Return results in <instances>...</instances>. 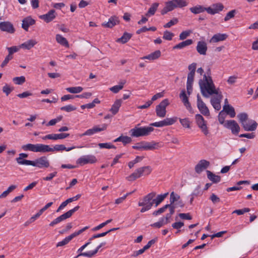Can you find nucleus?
Wrapping results in <instances>:
<instances>
[{"instance_id":"f257e3e1","label":"nucleus","mask_w":258,"mask_h":258,"mask_svg":"<svg viewBox=\"0 0 258 258\" xmlns=\"http://www.w3.org/2000/svg\"><path fill=\"white\" fill-rule=\"evenodd\" d=\"M210 70L209 69L207 75L204 74L203 79H200L199 82V86L202 95L208 98L210 95L216 94V96L211 99V103L215 110H219L221 109V100L223 96L221 92L219 93L215 88L212 77L210 76Z\"/></svg>"},{"instance_id":"f03ea898","label":"nucleus","mask_w":258,"mask_h":258,"mask_svg":"<svg viewBox=\"0 0 258 258\" xmlns=\"http://www.w3.org/2000/svg\"><path fill=\"white\" fill-rule=\"evenodd\" d=\"M224 5L221 3H215L210 7L206 8L202 5H197L189 9L190 11L194 14H198L206 11L208 14L214 15L223 11Z\"/></svg>"},{"instance_id":"7ed1b4c3","label":"nucleus","mask_w":258,"mask_h":258,"mask_svg":"<svg viewBox=\"0 0 258 258\" xmlns=\"http://www.w3.org/2000/svg\"><path fill=\"white\" fill-rule=\"evenodd\" d=\"M242 126L245 131H254L256 130L257 123L254 120L248 119L247 113L243 112L237 116Z\"/></svg>"},{"instance_id":"20e7f679","label":"nucleus","mask_w":258,"mask_h":258,"mask_svg":"<svg viewBox=\"0 0 258 258\" xmlns=\"http://www.w3.org/2000/svg\"><path fill=\"white\" fill-rule=\"evenodd\" d=\"M155 196V192H152L149 193L143 198L142 202L140 201L139 202V206L143 207L140 211L141 213H144L148 211L152 208L154 205L153 198Z\"/></svg>"},{"instance_id":"39448f33","label":"nucleus","mask_w":258,"mask_h":258,"mask_svg":"<svg viewBox=\"0 0 258 258\" xmlns=\"http://www.w3.org/2000/svg\"><path fill=\"white\" fill-rule=\"evenodd\" d=\"M154 128L152 126H144L135 127L131 129L130 131L132 137H140L143 136H147L154 131Z\"/></svg>"},{"instance_id":"423d86ee","label":"nucleus","mask_w":258,"mask_h":258,"mask_svg":"<svg viewBox=\"0 0 258 258\" xmlns=\"http://www.w3.org/2000/svg\"><path fill=\"white\" fill-rule=\"evenodd\" d=\"M79 208L80 207L79 206H77L74 207L73 209L69 210L66 213L59 216V217H57L54 220H53L52 222H51L49 224V226L51 227H53L55 225L60 223V222L68 218H70L75 212L79 210Z\"/></svg>"},{"instance_id":"0eeeda50","label":"nucleus","mask_w":258,"mask_h":258,"mask_svg":"<svg viewBox=\"0 0 258 258\" xmlns=\"http://www.w3.org/2000/svg\"><path fill=\"white\" fill-rule=\"evenodd\" d=\"M169 101L167 99L162 100L156 107V112L157 116L164 117L166 115V108L169 105Z\"/></svg>"},{"instance_id":"6e6552de","label":"nucleus","mask_w":258,"mask_h":258,"mask_svg":"<svg viewBox=\"0 0 258 258\" xmlns=\"http://www.w3.org/2000/svg\"><path fill=\"white\" fill-rule=\"evenodd\" d=\"M50 165L49 161L46 156H41L34 161H32L31 166L39 168H48Z\"/></svg>"},{"instance_id":"1a4fd4ad","label":"nucleus","mask_w":258,"mask_h":258,"mask_svg":"<svg viewBox=\"0 0 258 258\" xmlns=\"http://www.w3.org/2000/svg\"><path fill=\"white\" fill-rule=\"evenodd\" d=\"M195 117L198 126L204 134L207 136L209 134V131L207 126L206 121L203 116L200 114H196Z\"/></svg>"},{"instance_id":"9d476101","label":"nucleus","mask_w":258,"mask_h":258,"mask_svg":"<svg viewBox=\"0 0 258 258\" xmlns=\"http://www.w3.org/2000/svg\"><path fill=\"white\" fill-rule=\"evenodd\" d=\"M89 228L88 226H86L84 227L83 228L81 229V230L76 231L70 235L68 236V237H66L64 239H63L62 241L58 242L56 244V247L59 246H62L63 245H65L67 244L73 238L75 237L80 235L82 232L85 231L86 230L88 229Z\"/></svg>"},{"instance_id":"9b49d317","label":"nucleus","mask_w":258,"mask_h":258,"mask_svg":"<svg viewBox=\"0 0 258 258\" xmlns=\"http://www.w3.org/2000/svg\"><path fill=\"white\" fill-rule=\"evenodd\" d=\"M97 161V159L94 155H88L79 158L77 161V163L80 165H84L87 164H94Z\"/></svg>"},{"instance_id":"f8f14e48","label":"nucleus","mask_w":258,"mask_h":258,"mask_svg":"<svg viewBox=\"0 0 258 258\" xmlns=\"http://www.w3.org/2000/svg\"><path fill=\"white\" fill-rule=\"evenodd\" d=\"M224 126L231 131L234 135H237L240 131V126L234 120H227L224 124Z\"/></svg>"},{"instance_id":"ddd939ff","label":"nucleus","mask_w":258,"mask_h":258,"mask_svg":"<svg viewBox=\"0 0 258 258\" xmlns=\"http://www.w3.org/2000/svg\"><path fill=\"white\" fill-rule=\"evenodd\" d=\"M197 107L202 114L205 116L210 115L209 110L201 99L199 94L197 95Z\"/></svg>"},{"instance_id":"4468645a","label":"nucleus","mask_w":258,"mask_h":258,"mask_svg":"<svg viewBox=\"0 0 258 258\" xmlns=\"http://www.w3.org/2000/svg\"><path fill=\"white\" fill-rule=\"evenodd\" d=\"M107 128V125L105 124H103L102 125L101 127H99L97 126H94L93 128L89 129L87 130L85 133L79 134V137L82 138L85 136H91L97 132H101L104 131Z\"/></svg>"},{"instance_id":"2eb2a0df","label":"nucleus","mask_w":258,"mask_h":258,"mask_svg":"<svg viewBox=\"0 0 258 258\" xmlns=\"http://www.w3.org/2000/svg\"><path fill=\"white\" fill-rule=\"evenodd\" d=\"M210 165L209 161L203 159L201 160L195 166V172L198 174H200L204 170L207 169Z\"/></svg>"},{"instance_id":"dca6fc26","label":"nucleus","mask_w":258,"mask_h":258,"mask_svg":"<svg viewBox=\"0 0 258 258\" xmlns=\"http://www.w3.org/2000/svg\"><path fill=\"white\" fill-rule=\"evenodd\" d=\"M0 29L1 31L13 34L15 31L13 25L9 21L0 22Z\"/></svg>"},{"instance_id":"f3484780","label":"nucleus","mask_w":258,"mask_h":258,"mask_svg":"<svg viewBox=\"0 0 258 258\" xmlns=\"http://www.w3.org/2000/svg\"><path fill=\"white\" fill-rule=\"evenodd\" d=\"M70 134L68 133L52 134L47 135L42 138L43 140H62L69 137Z\"/></svg>"},{"instance_id":"a211bd4d","label":"nucleus","mask_w":258,"mask_h":258,"mask_svg":"<svg viewBox=\"0 0 258 258\" xmlns=\"http://www.w3.org/2000/svg\"><path fill=\"white\" fill-rule=\"evenodd\" d=\"M56 16L57 14L55 11L52 9L49 11L47 13L40 15L39 18L48 23L53 21L56 18Z\"/></svg>"},{"instance_id":"6ab92c4d","label":"nucleus","mask_w":258,"mask_h":258,"mask_svg":"<svg viewBox=\"0 0 258 258\" xmlns=\"http://www.w3.org/2000/svg\"><path fill=\"white\" fill-rule=\"evenodd\" d=\"M19 157L16 158V161L18 164L31 165L32 161L24 159V158H26L28 157L27 154L22 153L19 154Z\"/></svg>"},{"instance_id":"aec40b11","label":"nucleus","mask_w":258,"mask_h":258,"mask_svg":"<svg viewBox=\"0 0 258 258\" xmlns=\"http://www.w3.org/2000/svg\"><path fill=\"white\" fill-rule=\"evenodd\" d=\"M207 49V44L206 42L200 41L198 42L196 50L200 55H206Z\"/></svg>"},{"instance_id":"412c9836","label":"nucleus","mask_w":258,"mask_h":258,"mask_svg":"<svg viewBox=\"0 0 258 258\" xmlns=\"http://www.w3.org/2000/svg\"><path fill=\"white\" fill-rule=\"evenodd\" d=\"M144 142V150H153L158 149L159 148L162 147L163 146L161 145L159 143L152 141L151 142Z\"/></svg>"},{"instance_id":"4be33fe9","label":"nucleus","mask_w":258,"mask_h":258,"mask_svg":"<svg viewBox=\"0 0 258 258\" xmlns=\"http://www.w3.org/2000/svg\"><path fill=\"white\" fill-rule=\"evenodd\" d=\"M35 23V21L30 16L25 18L22 20V27L25 30L28 31L30 26L33 25Z\"/></svg>"},{"instance_id":"5701e85b","label":"nucleus","mask_w":258,"mask_h":258,"mask_svg":"<svg viewBox=\"0 0 258 258\" xmlns=\"http://www.w3.org/2000/svg\"><path fill=\"white\" fill-rule=\"evenodd\" d=\"M175 8V5L173 1H168L165 3V7L161 10V14L164 15L168 12L172 11Z\"/></svg>"},{"instance_id":"b1692460","label":"nucleus","mask_w":258,"mask_h":258,"mask_svg":"<svg viewBox=\"0 0 258 258\" xmlns=\"http://www.w3.org/2000/svg\"><path fill=\"white\" fill-rule=\"evenodd\" d=\"M119 20L117 17H111L108 21L106 23H103L102 25L106 28H112L115 25L119 24Z\"/></svg>"},{"instance_id":"393cba45","label":"nucleus","mask_w":258,"mask_h":258,"mask_svg":"<svg viewBox=\"0 0 258 258\" xmlns=\"http://www.w3.org/2000/svg\"><path fill=\"white\" fill-rule=\"evenodd\" d=\"M228 35L226 34L217 33L213 36L210 40L211 43H216L224 41L227 39Z\"/></svg>"},{"instance_id":"a878e982","label":"nucleus","mask_w":258,"mask_h":258,"mask_svg":"<svg viewBox=\"0 0 258 258\" xmlns=\"http://www.w3.org/2000/svg\"><path fill=\"white\" fill-rule=\"evenodd\" d=\"M122 102V99H117L115 101L113 104L112 105V107L110 109L109 111L113 115L117 114V113L118 112L119 108L121 105Z\"/></svg>"},{"instance_id":"bb28decb","label":"nucleus","mask_w":258,"mask_h":258,"mask_svg":"<svg viewBox=\"0 0 258 258\" xmlns=\"http://www.w3.org/2000/svg\"><path fill=\"white\" fill-rule=\"evenodd\" d=\"M179 97L187 109H189L191 108V105L188 101V97L187 96L184 90H182L181 91L179 94Z\"/></svg>"},{"instance_id":"cd10ccee","label":"nucleus","mask_w":258,"mask_h":258,"mask_svg":"<svg viewBox=\"0 0 258 258\" xmlns=\"http://www.w3.org/2000/svg\"><path fill=\"white\" fill-rule=\"evenodd\" d=\"M161 51L159 50H156L155 51L147 55L144 56L142 58V59H149L150 60H154L158 59L161 56Z\"/></svg>"},{"instance_id":"c85d7f7f","label":"nucleus","mask_w":258,"mask_h":258,"mask_svg":"<svg viewBox=\"0 0 258 258\" xmlns=\"http://www.w3.org/2000/svg\"><path fill=\"white\" fill-rule=\"evenodd\" d=\"M152 169L150 166H143L137 169V171L142 176L149 175L152 172Z\"/></svg>"},{"instance_id":"c756f323","label":"nucleus","mask_w":258,"mask_h":258,"mask_svg":"<svg viewBox=\"0 0 258 258\" xmlns=\"http://www.w3.org/2000/svg\"><path fill=\"white\" fill-rule=\"evenodd\" d=\"M76 147L73 146L71 147L67 148L65 147L64 145L60 144V145H54L53 148H51V149H52V152L54 151H70L74 149H75Z\"/></svg>"},{"instance_id":"7c9ffc66","label":"nucleus","mask_w":258,"mask_h":258,"mask_svg":"<svg viewBox=\"0 0 258 258\" xmlns=\"http://www.w3.org/2000/svg\"><path fill=\"white\" fill-rule=\"evenodd\" d=\"M208 178L214 183H217L220 181L221 177L217 175L209 170L206 171Z\"/></svg>"},{"instance_id":"2f4dec72","label":"nucleus","mask_w":258,"mask_h":258,"mask_svg":"<svg viewBox=\"0 0 258 258\" xmlns=\"http://www.w3.org/2000/svg\"><path fill=\"white\" fill-rule=\"evenodd\" d=\"M222 110L225 111L231 117L235 116L236 113L234 108L229 104H224Z\"/></svg>"},{"instance_id":"473e14b6","label":"nucleus","mask_w":258,"mask_h":258,"mask_svg":"<svg viewBox=\"0 0 258 258\" xmlns=\"http://www.w3.org/2000/svg\"><path fill=\"white\" fill-rule=\"evenodd\" d=\"M193 43V40L192 39H187L184 41H182L179 43L173 46V49H182L184 47L189 46Z\"/></svg>"},{"instance_id":"72a5a7b5","label":"nucleus","mask_w":258,"mask_h":258,"mask_svg":"<svg viewBox=\"0 0 258 258\" xmlns=\"http://www.w3.org/2000/svg\"><path fill=\"white\" fill-rule=\"evenodd\" d=\"M22 149L24 151H29L34 152H38V145L37 144H27L22 146Z\"/></svg>"},{"instance_id":"f704fd0d","label":"nucleus","mask_w":258,"mask_h":258,"mask_svg":"<svg viewBox=\"0 0 258 258\" xmlns=\"http://www.w3.org/2000/svg\"><path fill=\"white\" fill-rule=\"evenodd\" d=\"M37 41L34 39L29 40L21 45V47L29 50L32 48L35 44H37Z\"/></svg>"},{"instance_id":"c9c22d12","label":"nucleus","mask_w":258,"mask_h":258,"mask_svg":"<svg viewBox=\"0 0 258 258\" xmlns=\"http://www.w3.org/2000/svg\"><path fill=\"white\" fill-rule=\"evenodd\" d=\"M38 145V152L41 153H47L52 152V149L50 146L42 144H37Z\"/></svg>"},{"instance_id":"e433bc0d","label":"nucleus","mask_w":258,"mask_h":258,"mask_svg":"<svg viewBox=\"0 0 258 258\" xmlns=\"http://www.w3.org/2000/svg\"><path fill=\"white\" fill-rule=\"evenodd\" d=\"M55 38L57 42L59 43L60 45L64 46L66 47H69V44L68 40L66 38L63 37L61 35L56 34Z\"/></svg>"},{"instance_id":"4c0bfd02","label":"nucleus","mask_w":258,"mask_h":258,"mask_svg":"<svg viewBox=\"0 0 258 258\" xmlns=\"http://www.w3.org/2000/svg\"><path fill=\"white\" fill-rule=\"evenodd\" d=\"M169 193L166 192L163 195H159L157 196L156 199L153 198L154 204L155 207H157L168 195Z\"/></svg>"},{"instance_id":"58836bf2","label":"nucleus","mask_w":258,"mask_h":258,"mask_svg":"<svg viewBox=\"0 0 258 258\" xmlns=\"http://www.w3.org/2000/svg\"><path fill=\"white\" fill-rule=\"evenodd\" d=\"M132 35L127 32H124L123 35L117 39L116 42L124 44L126 43L132 37Z\"/></svg>"},{"instance_id":"ea45409f","label":"nucleus","mask_w":258,"mask_h":258,"mask_svg":"<svg viewBox=\"0 0 258 258\" xmlns=\"http://www.w3.org/2000/svg\"><path fill=\"white\" fill-rule=\"evenodd\" d=\"M158 6L159 3H153L151 6V7L149 9L147 13L146 14V16L147 17H150L151 16L154 15L156 11H157Z\"/></svg>"},{"instance_id":"a19ab883","label":"nucleus","mask_w":258,"mask_h":258,"mask_svg":"<svg viewBox=\"0 0 258 258\" xmlns=\"http://www.w3.org/2000/svg\"><path fill=\"white\" fill-rule=\"evenodd\" d=\"M83 88L81 86L68 87L66 88V90L71 93L77 94L81 92Z\"/></svg>"},{"instance_id":"79ce46f5","label":"nucleus","mask_w":258,"mask_h":258,"mask_svg":"<svg viewBox=\"0 0 258 258\" xmlns=\"http://www.w3.org/2000/svg\"><path fill=\"white\" fill-rule=\"evenodd\" d=\"M141 176L140 174L137 171V169L134 172L132 173L130 175L127 176L126 179L129 181H133L135 180L136 179L140 178Z\"/></svg>"},{"instance_id":"37998d69","label":"nucleus","mask_w":258,"mask_h":258,"mask_svg":"<svg viewBox=\"0 0 258 258\" xmlns=\"http://www.w3.org/2000/svg\"><path fill=\"white\" fill-rule=\"evenodd\" d=\"M174 5H175V8H181L184 7H186L188 3L185 0H172Z\"/></svg>"},{"instance_id":"c03bdc74","label":"nucleus","mask_w":258,"mask_h":258,"mask_svg":"<svg viewBox=\"0 0 258 258\" xmlns=\"http://www.w3.org/2000/svg\"><path fill=\"white\" fill-rule=\"evenodd\" d=\"M13 81L16 85H22L26 81V79L24 76L16 77L13 79Z\"/></svg>"},{"instance_id":"a18cd8bd","label":"nucleus","mask_w":258,"mask_h":258,"mask_svg":"<svg viewBox=\"0 0 258 258\" xmlns=\"http://www.w3.org/2000/svg\"><path fill=\"white\" fill-rule=\"evenodd\" d=\"M203 194V191L201 189V185H198L196 187L194 190L193 192L191 193L192 196H195L196 197L201 196Z\"/></svg>"},{"instance_id":"49530a36","label":"nucleus","mask_w":258,"mask_h":258,"mask_svg":"<svg viewBox=\"0 0 258 258\" xmlns=\"http://www.w3.org/2000/svg\"><path fill=\"white\" fill-rule=\"evenodd\" d=\"M180 197L178 195L175 194L173 191H172L170 194V204L173 205V204L176 201H177L180 199Z\"/></svg>"},{"instance_id":"de8ad7c7","label":"nucleus","mask_w":258,"mask_h":258,"mask_svg":"<svg viewBox=\"0 0 258 258\" xmlns=\"http://www.w3.org/2000/svg\"><path fill=\"white\" fill-rule=\"evenodd\" d=\"M125 84V82H121L120 85L114 86L110 88V90L114 93H118L120 90L123 87V85Z\"/></svg>"},{"instance_id":"09e8293b","label":"nucleus","mask_w":258,"mask_h":258,"mask_svg":"<svg viewBox=\"0 0 258 258\" xmlns=\"http://www.w3.org/2000/svg\"><path fill=\"white\" fill-rule=\"evenodd\" d=\"M98 146L100 148H106V149H116V147L109 143H99Z\"/></svg>"},{"instance_id":"8fccbe9b","label":"nucleus","mask_w":258,"mask_h":258,"mask_svg":"<svg viewBox=\"0 0 258 258\" xmlns=\"http://www.w3.org/2000/svg\"><path fill=\"white\" fill-rule=\"evenodd\" d=\"M177 117H174L172 118H166L164 120L165 126L170 125L174 124L177 120Z\"/></svg>"},{"instance_id":"3c124183","label":"nucleus","mask_w":258,"mask_h":258,"mask_svg":"<svg viewBox=\"0 0 258 258\" xmlns=\"http://www.w3.org/2000/svg\"><path fill=\"white\" fill-rule=\"evenodd\" d=\"M179 121L184 127L188 128L190 127V121L188 118H185L183 119L179 118Z\"/></svg>"},{"instance_id":"603ef678","label":"nucleus","mask_w":258,"mask_h":258,"mask_svg":"<svg viewBox=\"0 0 258 258\" xmlns=\"http://www.w3.org/2000/svg\"><path fill=\"white\" fill-rule=\"evenodd\" d=\"M112 221V220L111 219H109V220H107V221H106L105 222H103V223H101L100 224H99V225L94 227L93 229H92V230L93 231H97V230H99V229H100L101 228H103V227H104L105 226H106L107 224L110 223L111 221Z\"/></svg>"},{"instance_id":"864d4df0","label":"nucleus","mask_w":258,"mask_h":258,"mask_svg":"<svg viewBox=\"0 0 258 258\" xmlns=\"http://www.w3.org/2000/svg\"><path fill=\"white\" fill-rule=\"evenodd\" d=\"M76 107L72 105H68L67 106H62L60 107V110L62 111H65L68 112H70L76 110Z\"/></svg>"},{"instance_id":"5fc2aeb1","label":"nucleus","mask_w":258,"mask_h":258,"mask_svg":"<svg viewBox=\"0 0 258 258\" xmlns=\"http://www.w3.org/2000/svg\"><path fill=\"white\" fill-rule=\"evenodd\" d=\"M191 33L192 31L191 30H187L182 32L179 36V39L181 40L185 39Z\"/></svg>"},{"instance_id":"6e6d98bb","label":"nucleus","mask_w":258,"mask_h":258,"mask_svg":"<svg viewBox=\"0 0 258 258\" xmlns=\"http://www.w3.org/2000/svg\"><path fill=\"white\" fill-rule=\"evenodd\" d=\"M165 224H166L164 223V218H161L158 222L152 224L150 226L153 227L159 228Z\"/></svg>"},{"instance_id":"4d7b16f0","label":"nucleus","mask_w":258,"mask_h":258,"mask_svg":"<svg viewBox=\"0 0 258 258\" xmlns=\"http://www.w3.org/2000/svg\"><path fill=\"white\" fill-rule=\"evenodd\" d=\"M178 22V20L176 18H174L172 20H171L169 22H168L167 23L165 24L163 27L164 28H170L173 25H174Z\"/></svg>"},{"instance_id":"13d9d810","label":"nucleus","mask_w":258,"mask_h":258,"mask_svg":"<svg viewBox=\"0 0 258 258\" xmlns=\"http://www.w3.org/2000/svg\"><path fill=\"white\" fill-rule=\"evenodd\" d=\"M173 36V33L166 30L164 32L163 38L167 40H171Z\"/></svg>"},{"instance_id":"bf43d9fd","label":"nucleus","mask_w":258,"mask_h":258,"mask_svg":"<svg viewBox=\"0 0 258 258\" xmlns=\"http://www.w3.org/2000/svg\"><path fill=\"white\" fill-rule=\"evenodd\" d=\"M168 207H170V205H167V204L165 205L163 207L159 209L158 210L155 211L153 213V215L156 216L163 213L168 208Z\"/></svg>"},{"instance_id":"052dcab7","label":"nucleus","mask_w":258,"mask_h":258,"mask_svg":"<svg viewBox=\"0 0 258 258\" xmlns=\"http://www.w3.org/2000/svg\"><path fill=\"white\" fill-rule=\"evenodd\" d=\"M3 91L5 93L7 96H8L11 92L14 90L13 87H11L9 85L6 84L3 87Z\"/></svg>"},{"instance_id":"680f3d73","label":"nucleus","mask_w":258,"mask_h":258,"mask_svg":"<svg viewBox=\"0 0 258 258\" xmlns=\"http://www.w3.org/2000/svg\"><path fill=\"white\" fill-rule=\"evenodd\" d=\"M250 211V209L248 208H244L242 209H238L234 210L232 213L237 214L238 215H243L245 213L249 212Z\"/></svg>"},{"instance_id":"e2e57ef3","label":"nucleus","mask_w":258,"mask_h":258,"mask_svg":"<svg viewBox=\"0 0 258 258\" xmlns=\"http://www.w3.org/2000/svg\"><path fill=\"white\" fill-rule=\"evenodd\" d=\"M226 117L225 113L224 112L223 110L221 111L218 115V120L220 124H224L225 123V118Z\"/></svg>"},{"instance_id":"0e129e2a","label":"nucleus","mask_w":258,"mask_h":258,"mask_svg":"<svg viewBox=\"0 0 258 258\" xmlns=\"http://www.w3.org/2000/svg\"><path fill=\"white\" fill-rule=\"evenodd\" d=\"M236 14V11L235 10H233L229 12L226 15L224 18V21H227L230 19L233 18Z\"/></svg>"},{"instance_id":"69168bd1","label":"nucleus","mask_w":258,"mask_h":258,"mask_svg":"<svg viewBox=\"0 0 258 258\" xmlns=\"http://www.w3.org/2000/svg\"><path fill=\"white\" fill-rule=\"evenodd\" d=\"M132 139L131 137L121 135V142L123 143L124 145L129 144L132 142Z\"/></svg>"},{"instance_id":"338daca9","label":"nucleus","mask_w":258,"mask_h":258,"mask_svg":"<svg viewBox=\"0 0 258 258\" xmlns=\"http://www.w3.org/2000/svg\"><path fill=\"white\" fill-rule=\"evenodd\" d=\"M144 147H145V146H144L143 141L138 143L135 145H134L132 146V148L134 149H136V150H144Z\"/></svg>"},{"instance_id":"774afa93","label":"nucleus","mask_w":258,"mask_h":258,"mask_svg":"<svg viewBox=\"0 0 258 258\" xmlns=\"http://www.w3.org/2000/svg\"><path fill=\"white\" fill-rule=\"evenodd\" d=\"M9 53L11 55H13L14 53L17 52L19 51V48L16 46H14L12 47H7Z\"/></svg>"}]
</instances>
